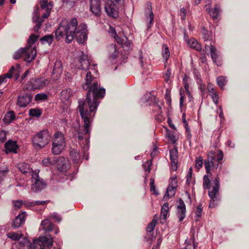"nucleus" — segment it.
<instances>
[{
  "label": "nucleus",
  "instance_id": "nucleus-20",
  "mask_svg": "<svg viewBox=\"0 0 249 249\" xmlns=\"http://www.w3.org/2000/svg\"><path fill=\"white\" fill-rule=\"evenodd\" d=\"M26 213L22 212L19 213L14 219L12 227L16 229L20 227L24 224L25 220Z\"/></svg>",
  "mask_w": 249,
  "mask_h": 249
},
{
  "label": "nucleus",
  "instance_id": "nucleus-55",
  "mask_svg": "<svg viewBox=\"0 0 249 249\" xmlns=\"http://www.w3.org/2000/svg\"><path fill=\"white\" fill-rule=\"evenodd\" d=\"M9 172V170L7 166H5L2 170L1 169V181L6 176V174Z\"/></svg>",
  "mask_w": 249,
  "mask_h": 249
},
{
  "label": "nucleus",
  "instance_id": "nucleus-50",
  "mask_svg": "<svg viewBox=\"0 0 249 249\" xmlns=\"http://www.w3.org/2000/svg\"><path fill=\"white\" fill-rule=\"evenodd\" d=\"M20 57H23L24 58L23 48H21L16 52L14 55V58L15 59H18Z\"/></svg>",
  "mask_w": 249,
  "mask_h": 249
},
{
  "label": "nucleus",
  "instance_id": "nucleus-14",
  "mask_svg": "<svg viewBox=\"0 0 249 249\" xmlns=\"http://www.w3.org/2000/svg\"><path fill=\"white\" fill-rule=\"evenodd\" d=\"M39 8L38 6L35 7L34 11L33 13V21L36 23V26L34 27V30L35 32H37L38 30L40 29L42 22L45 19L39 17L38 14Z\"/></svg>",
  "mask_w": 249,
  "mask_h": 249
},
{
  "label": "nucleus",
  "instance_id": "nucleus-64",
  "mask_svg": "<svg viewBox=\"0 0 249 249\" xmlns=\"http://www.w3.org/2000/svg\"><path fill=\"white\" fill-rule=\"evenodd\" d=\"M109 33L112 37L115 38L116 36H117L115 29L112 27H110L109 28Z\"/></svg>",
  "mask_w": 249,
  "mask_h": 249
},
{
  "label": "nucleus",
  "instance_id": "nucleus-46",
  "mask_svg": "<svg viewBox=\"0 0 249 249\" xmlns=\"http://www.w3.org/2000/svg\"><path fill=\"white\" fill-rule=\"evenodd\" d=\"M190 77L186 75V74L184 75L183 78V84L184 85V87L185 90L189 89V85L190 82Z\"/></svg>",
  "mask_w": 249,
  "mask_h": 249
},
{
  "label": "nucleus",
  "instance_id": "nucleus-57",
  "mask_svg": "<svg viewBox=\"0 0 249 249\" xmlns=\"http://www.w3.org/2000/svg\"><path fill=\"white\" fill-rule=\"evenodd\" d=\"M167 137L173 143H175L176 141L175 136L174 134L171 133L170 132H167Z\"/></svg>",
  "mask_w": 249,
  "mask_h": 249
},
{
  "label": "nucleus",
  "instance_id": "nucleus-22",
  "mask_svg": "<svg viewBox=\"0 0 249 249\" xmlns=\"http://www.w3.org/2000/svg\"><path fill=\"white\" fill-rule=\"evenodd\" d=\"M32 182V190L35 192H39L46 186V183L43 179L36 180Z\"/></svg>",
  "mask_w": 249,
  "mask_h": 249
},
{
  "label": "nucleus",
  "instance_id": "nucleus-53",
  "mask_svg": "<svg viewBox=\"0 0 249 249\" xmlns=\"http://www.w3.org/2000/svg\"><path fill=\"white\" fill-rule=\"evenodd\" d=\"M202 209L203 207L202 204H200L197 206L196 212V215L197 218H199L201 216Z\"/></svg>",
  "mask_w": 249,
  "mask_h": 249
},
{
  "label": "nucleus",
  "instance_id": "nucleus-63",
  "mask_svg": "<svg viewBox=\"0 0 249 249\" xmlns=\"http://www.w3.org/2000/svg\"><path fill=\"white\" fill-rule=\"evenodd\" d=\"M76 0H63L64 3H66L70 7L74 6Z\"/></svg>",
  "mask_w": 249,
  "mask_h": 249
},
{
  "label": "nucleus",
  "instance_id": "nucleus-59",
  "mask_svg": "<svg viewBox=\"0 0 249 249\" xmlns=\"http://www.w3.org/2000/svg\"><path fill=\"white\" fill-rule=\"evenodd\" d=\"M13 203L15 209H19L23 205V202L21 200H17L13 202Z\"/></svg>",
  "mask_w": 249,
  "mask_h": 249
},
{
  "label": "nucleus",
  "instance_id": "nucleus-19",
  "mask_svg": "<svg viewBox=\"0 0 249 249\" xmlns=\"http://www.w3.org/2000/svg\"><path fill=\"white\" fill-rule=\"evenodd\" d=\"M108 50L109 51L108 59L111 63L115 62V60L119 54L116 45L111 44L108 47Z\"/></svg>",
  "mask_w": 249,
  "mask_h": 249
},
{
  "label": "nucleus",
  "instance_id": "nucleus-9",
  "mask_svg": "<svg viewBox=\"0 0 249 249\" xmlns=\"http://www.w3.org/2000/svg\"><path fill=\"white\" fill-rule=\"evenodd\" d=\"M33 96L30 93H21L18 97L17 105L20 107H24L31 102Z\"/></svg>",
  "mask_w": 249,
  "mask_h": 249
},
{
  "label": "nucleus",
  "instance_id": "nucleus-52",
  "mask_svg": "<svg viewBox=\"0 0 249 249\" xmlns=\"http://www.w3.org/2000/svg\"><path fill=\"white\" fill-rule=\"evenodd\" d=\"M203 163V160L201 157L197 158L196 160V167L199 169L202 166Z\"/></svg>",
  "mask_w": 249,
  "mask_h": 249
},
{
  "label": "nucleus",
  "instance_id": "nucleus-32",
  "mask_svg": "<svg viewBox=\"0 0 249 249\" xmlns=\"http://www.w3.org/2000/svg\"><path fill=\"white\" fill-rule=\"evenodd\" d=\"M187 43L190 47L195 49L197 51H200L201 50L200 45L199 44L196 40L194 38L187 40Z\"/></svg>",
  "mask_w": 249,
  "mask_h": 249
},
{
  "label": "nucleus",
  "instance_id": "nucleus-49",
  "mask_svg": "<svg viewBox=\"0 0 249 249\" xmlns=\"http://www.w3.org/2000/svg\"><path fill=\"white\" fill-rule=\"evenodd\" d=\"M38 173H39V171H38V170H35V171L32 170L31 175L32 177V182H34V181H35L36 180H38L42 179V178H39Z\"/></svg>",
  "mask_w": 249,
  "mask_h": 249
},
{
  "label": "nucleus",
  "instance_id": "nucleus-3",
  "mask_svg": "<svg viewBox=\"0 0 249 249\" xmlns=\"http://www.w3.org/2000/svg\"><path fill=\"white\" fill-rule=\"evenodd\" d=\"M223 158V154L222 151L219 150L217 155V158L215 159V153L214 151L208 152L207 158L204 160V166L208 174L212 175L211 171L217 169L220 162Z\"/></svg>",
  "mask_w": 249,
  "mask_h": 249
},
{
  "label": "nucleus",
  "instance_id": "nucleus-48",
  "mask_svg": "<svg viewBox=\"0 0 249 249\" xmlns=\"http://www.w3.org/2000/svg\"><path fill=\"white\" fill-rule=\"evenodd\" d=\"M203 186L204 189H209L210 187V180L208 175L203 177Z\"/></svg>",
  "mask_w": 249,
  "mask_h": 249
},
{
  "label": "nucleus",
  "instance_id": "nucleus-56",
  "mask_svg": "<svg viewBox=\"0 0 249 249\" xmlns=\"http://www.w3.org/2000/svg\"><path fill=\"white\" fill-rule=\"evenodd\" d=\"M201 33L204 41H207L209 38V32L205 29L203 28L201 30Z\"/></svg>",
  "mask_w": 249,
  "mask_h": 249
},
{
  "label": "nucleus",
  "instance_id": "nucleus-58",
  "mask_svg": "<svg viewBox=\"0 0 249 249\" xmlns=\"http://www.w3.org/2000/svg\"><path fill=\"white\" fill-rule=\"evenodd\" d=\"M49 217L55 219L58 222H60L61 220V217L57 213H53L50 215Z\"/></svg>",
  "mask_w": 249,
  "mask_h": 249
},
{
  "label": "nucleus",
  "instance_id": "nucleus-39",
  "mask_svg": "<svg viewBox=\"0 0 249 249\" xmlns=\"http://www.w3.org/2000/svg\"><path fill=\"white\" fill-rule=\"evenodd\" d=\"M217 84L221 89H223L224 86L227 83L226 77L225 76H219L217 78Z\"/></svg>",
  "mask_w": 249,
  "mask_h": 249
},
{
  "label": "nucleus",
  "instance_id": "nucleus-29",
  "mask_svg": "<svg viewBox=\"0 0 249 249\" xmlns=\"http://www.w3.org/2000/svg\"><path fill=\"white\" fill-rule=\"evenodd\" d=\"M15 71V69L14 66H12L9 71L4 74L1 75V85L3 83H6L7 82V80L10 79L14 71Z\"/></svg>",
  "mask_w": 249,
  "mask_h": 249
},
{
  "label": "nucleus",
  "instance_id": "nucleus-15",
  "mask_svg": "<svg viewBox=\"0 0 249 249\" xmlns=\"http://www.w3.org/2000/svg\"><path fill=\"white\" fill-rule=\"evenodd\" d=\"M56 163L57 169L60 172H66L70 168L68 160L63 157L58 158Z\"/></svg>",
  "mask_w": 249,
  "mask_h": 249
},
{
  "label": "nucleus",
  "instance_id": "nucleus-62",
  "mask_svg": "<svg viewBox=\"0 0 249 249\" xmlns=\"http://www.w3.org/2000/svg\"><path fill=\"white\" fill-rule=\"evenodd\" d=\"M171 75V70L170 69H168L165 73V80L166 81V82H168V81L170 79V76Z\"/></svg>",
  "mask_w": 249,
  "mask_h": 249
},
{
  "label": "nucleus",
  "instance_id": "nucleus-23",
  "mask_svg": "<svg viewBox=\"0 0 249 249\" xmlns=\"http://www.w3.org/2000/svg\"><path fill=\"white\" fill-rule=\"evenodd\" d=\"M69 154L71 159L74 164H79L81 162L80 154L77 150L71 148L69 149Z\"/></svg>",
  "mask_w": 249,
  "mask_h": 249
},
{
  "label": "nucleus",
  "instance_id": "nucleus-8",
  "mask_svg": "<svg viewBox=\"0 0 249 249\" xmlns=\"http://www.w3.org/2000/svg\"><path fill=\"white\" fill-rule=\"evenodd\" d=\"M105 10L108 16L115 18L118 17V8L112 1L108 0L106 2L105 5Z\"/></svg>",
  "mask_w": 249,
  "mask_h": 249
},
{
  "label": "nucleus",
  "instance_id": "nucleus-7",
  "mask_svg": "<svg viewBox=\"0 0 249 249\" xmlns=\"http://www.w3.org/2000/svg\"><path fill=\"white\" fill-rule=\"evenodd\" d=\"M79 62L80 66L78 67V68H80L83 70H87L90 69L91 70L93 71V72H97L96 69V65L93 64L91 66L89 60L88 58L87 54L84 53L83 52H81V54L79 56Z\"/></svg>",
  "mask_w": 249,
  "mask_h": 249
},
{
  "label": "nucleus",
  "instance_id": "nucleus-40",
  "mask_svg": "<svg viewBox=\"0 0 249 249\" xmlns=\"http://www.w3.org/2000/svg\"><path fill=\"white\" fill-rule=\"evenodd\" d=\"M210 52L211 53L212 58L213 62H216L218 58V53L216 49L212 44L210 45Z\"/></svg>",
  "mask_w": 249,
  "mask_h": 249
},
{
  "label": "nucleus",
  "instance_id": "nucleus-43",
  "mask_svg": "<svg viewBox=\"0 0 249 249\" xmlns=\"http://www.w3.org/2000/svg\"><path fill=\"white\" fill-rule=\"evenodd\" d=\"M152 165V160H147L143 164V167L145 171V172L146 173V175L147 176L148 174L150 172L151 168V166Z\"/></svg>",
  "mask_w": 249,
  "mask_h": 249
},
{
  "label": "nucleus",
  "instance_id": "nucleus-5",
  "mask_svg": "<svg viewBox=\"0 0 249 249\" xmlns=\"http://www.w3.org/2000/svg\"><path fill=\"white\" fill-rule=\"evenodd\" d=\"M51 133L47 129H44L37 132L32 138V143L36 149H40L45 147L50 142Z\"/></svg>",
  "mask_w": 249,
  "mask_h": 249
},
{
  "label": "nucleus",
  "instance_id": "nucleus-16",
  "mask_svg": "<svg viewBox=\"0 0 249 249\" xmlns=\"http://www.w3.org/2000/svg\"><path fill=\"white\" fill-rule=\"evenodd\" d=\"M170 157L171 163V167L173 171H176L178 168V151L176 148L170 150Z\"/></svg>",
  "mask_w": 249,
  "mask_h": 249
},
{
  "label": "nucleus",
  "instance_id": "nucleus-12",
  "mask_svg": "<svg viewBox=\"0 0 249 249\" xmlns=\"http://www.w3.org/2000/svg\"><path fill=\"white\" fill-rule=\"evenodd\" d=\"M40 7L42 10H45L44 13L42 16V18L46 19L48 18L51 13V11L53 7L52 1L48 2V0H41L40 1Z\"/></svg>",
  "mask_w": 249,
  "mask_h": 249
},
{
  "label": "nucleus",
  "instance_id": "nucleus-1",
  "mask_svg": "<svg viewBox=\"0 0 249 249\" xmlns=\"http://www.w3.org/2000/svg\"><path fill=\"white\" fill-rule=\"evenodd\" d=\"M82 87L84 89L88 90L86 99L78 102L79 110L84 125L75 129L73 138L82 147L84 157L87 160L86 152L89 148L90 124L99 104L97 98L104 97L105 89L99 87L98 80L91 75L90 71L87 73L86 82Z\"/></svg>",
  "mask_w": 249,
  "mask_h": 249
},
{
  "label": "nucleus",
  "instance_id": "nucleus-2",
  "mask_svg": "<svg viewBox=\"0 0 249 249\" xmlns=\"http://www.w3.org/2000/svg\"><path fill=\"white\" fill-rule=\"evenodd\" d=\"M55 35L58 40L65 36V41L68 43L75 37L77 42L83 44L87 39V26L83 23L78 25L76 18H72L69 20L63 18L55 31Z\"/></svg>",
  "mask_w": 249,
  "mask_h": 249
},
{
  "label": "nucleus",
  "instance_id": "nucleus-34",
  "mask_svg": "<svg viewBox=\"0 0 249 249\" xmlns=\"http://www.w3.org/2000/svg\"><path fill=\"white\" fill-rule=\"evenodd\" d=\"M7 236L13 241H18L22 237L23 234L20 231L10 232L7 234Z\"/></svg>",
  "mask_w": 249,
  "mask_h": 249
},
{
  "label": "nucleus",
  "instance_id": "nucleus-45",
  "mask_svg": "<svg viewBox=\"0 0 249 249\" xmlns=\"http://www.w3.org/2000/svg\"><path fill=\"white\" fill-rule=\"evenodd\" d=\"M48 96L47 94L43 93H39L36 95L35 100L36 101H45L47 99Z\"/></svg>",
  "mask_w": 249,
  "mask_h": 249
},
{
  "label": "nucleus",
  "instance_id": "nucleus-35",
  "mask_svg": "<svg viewBox=\"0 0 249 249\" xmlns=\"http://www.w3.org/2000/svg\"><path fill=\"white\" fill-rule=\"evenodd\" d=\"M162 55L163 59H165L164 63H166L169 57H170V53L168 47L165 44L162 45Z\"/></svg>",
  "mask_w": 249,
  "mask_h": 249
},
{
  "label": "nucleus",
  "instance_id": "nucleus-42",
  "mask_svg": "<svg viewBox=\"0 0 249 249\" xmlns=\"http://www.w3.org/2000/svg\"><path fill=\"white\" fill-rule=\"evenodd\" d=\"M157 223V220L155 217H154L152 221L150 223H149L147 225L146 228L147 231L148 232H152L154 230Z\"/></svg>",
  "mask_w": 249,
  "mask_h": 249
},
{
  "label": "nucleus",
  "instance_id": "nucleus-38",
  "mask_svg": "<svg viewBox=\"0 0 249 249\" xmlns=\"http://www.w3.org/2000/svg\"><path fill=\"white\" fill-rule=\"evenodd\" d=\"M53 38V36L52 35H46L42 37L40 41L42 44H44L47 43L50 45L52 42Z\"/></svg>",
  "mask_w": 249,
  "mask_h": 249
},
{
  "label": "nucleus",
  "instance_id": "nucleus-27",
  "mask_svg": "<svg viewBox=\"0 0 249 249\" xmlns=\"http://www.w3.org/2000/svg\"><path fill=\"white\" fill-rule=\"evenodd\" d=\"M65 146L62 144H56V142L52 143V152L53 155L60 154L64 149Z\"/></svg>",
  "mask_w": 249,
  "mask_h": 249
},
{
  "label": "nucleus",
  "instance_id": "nucleus-21",
  "mask_svg": "<svg viewBox=\"0 0 249 249\" xmlns=\"http://www.w3.org/2000/svg\"><path fill=\"white\" fill-rule=\"evenodd\" d=\"M219 178L217 176L213 181L214 185L212 190L209 192V196L213 199L216 198V196L218 193L219 189Z\"/></svg>",
  "mask_w": 249,
  "mask_h": 249
},
{
  "label": "nucleus",
  "instance_id": "nucleus-33",
  "mask_svg": "<svg viewBox=\"0 0 249 249\" xmlns=\"http://www.w3.org/2000/svg\"><path fill=\"white\" fill-rule=\"evenodd\" d=\"M185 91L186 92V94L190 99H191L192 98L191 91H190L189 89L185 90L184 91V90H182V89H180V101H179V104H180V106L181 107L182 106L183 103L184 99L185 98Z\"/></svg>",
  "mask_w": 249,
  "mask_h": 249
},
{
  "label": "nucleus",
  "instance_id": "nucleus-24",
  "mask_svg": "<svg viewBox=\"0 0 249 249\" xmlns=\"http://www.w3.org/2000/svg\"><path fill=\"white\" fill-rule=\"evenodd\" d=\"M53 142H56V144H62V145L66 146L64 135L61 132H56L54 135Z\"/></svg>",
  "mask_w": 249,
  "mask_h": 249
},
{
  "label": "nucleus",
  "instance_id": "nucleus-26",
  "mask_svg": "<svg viewBox=\"0 0 249 249\" xmlns=\"http://www.w3.org/2000/svg\"><path fill=\"white\" fill-rule=\"evenodd\" d=\"M41 227L45 231H52L54 226L48 219L43 220L41 223Z\"/></svg>",
  "mask_w": 249,
  "mask_h": 249
},
{
  "label": "nucleus",
  "instance_id": "nucleus-6",
  "mask_svg": "<svg viewBox=\"0 0 249 249\" xmlns=\"http://www.w3.org/2000/svg\"><path fill=\"white\" fill-rule=\"evenodd\" d=\"M49 83V80L44 78H32L26 85V89L34 90L36 89H42L47 86Z\"/></svg>",
  "mask_w": 249,
  "mask_h": 249
},
{
  "label": "nucleus",
  "instance_id": "nucleus-31",
  "mask_svg": "<svg viewBox=\"0 0 249 249\" xmlns=\"http://www.w3.org/2000/svg\"><path fill=\"white\" fill-rule=\"evenodd\" d=\"M15 119V115L13 111L8 112L4 116L3 119V122L5 124H10Z\"/></svg>",
  "mask_w": 249,
  "mask_h": 249
},
{
  "label": "nucleus",
  "instance_id": "nucleus-60",
  "mask_svg": "<svg viewBox=\"0 0 249 249\" xmlns=\"http://www.w3.org/2000/svg\"><path fill=\"white\" fill-rule=\"evenodd\" d=\"M47 203V202L46 201H31V204L32 205H45Z\"/></svg>",
  "mask_w": 249,
  "mask_h": 249
},
{
  "label": "nucleus",
  "instance_id": "nucleus-11",
  "mask_svg": "<svg viewBox=\"0 0 249 249\" xmlns=\"http://www.w3.org/2000/svg\"><path fill=\"white\" fill-rule=\"evenodd\" d=\"M36 53L35 48L27 47L23 48L24 60L28 63L31 62L35 58Z\"/></svg>",
  "mask_w": 249,
  "mask_h": 249
},
{
  "label": "nucleus",
  "instance_id": "nucleus-10",
  "mask_svg": "<svg viewBox=\"0 0 249 249\" xmlns=\"http://www.w3.org/2000/svg\"><path fill=\"white\" fill-rule=\"evenodd\" d=\"M177 205V215L179 221H182L186 216V206L182 199L179 198Z\"/></svg>",
  "mask_w": 249,
  "mask_h": 249
},
{
  "label": "nucleus",
  "instance_id": "nucleus-54",
  "mask_svg": "<svg viewBox=\"0 0 249 249\" xmlns=\"http://www.w3.org/2000/svg\"><path fill=\"white\" fill-rule=\"evenodd\" d=\"M192 168L189 169V170L188 172L187 177H186V182L187 184L190 185L191 184V182L192 180Z\"/></svg>",
  "mask_w": 249,
  "mask_h": 249
},
{
  "label": "nucleus",
  "instance_id": "nucleus-47",
  "mask_svg": "<svg viewBox=\"0 0 249 249\" xmlns=\"http://www.w3.org/2000/svg\"><path fill=\"white\" fill-rule=\"evenodd\" d=\"M38 37V35L32 34L28 39L27 43L29 47H31L33 44Z\"/></svg>",
  "mask_w": 249,
  "mask_h": 249
},
{
  "label": "nucleus",
  "instance_id": "nucleus-13",
  "mask_svg": "<svg viewBox=\"0 0 249 249\" xmlns=\"http://www.w3.org/2000/svg\"><path fill=\"white\" fill-rule=\"evenodd\" d=\"M89 9L92 14L97 17L101 15V1L100 0H89Z\"/></svg>",
  "mask_w": 249,
  "mask_h": 249
},
{
  "label": "nucleus",
  "instance_id": "nucleus-61",
  "mask_svg": "<svg viewBox=\"0 0 249 249\" xmlns=\"http://www.w3.org/2000/svg\"><path fill=\"white\" fill-rule=\"evenodd\" d=\"M211 97L213 101L215 103L217 104L218 102V95L215 92H212L211 94Z\"/></svg>",
  "mask_w": 249,
  "mask_h": 249
},
{
  "label": "nucleus",
  "instance_id": "nucleus-28",
  "mask_svg": "<svg viewBox=\"0 0 249 249\" xmlns=\"http://www.w3.org/2000/svg\"><path fill=\"white\" fill-rule=\"evenodd\" d=\"M17 167L23 174L30 173V165L25 162H21L17 164Z\"/></svg>",
  "mask_w": 249,
  "mask_h": 249
},
{
  "label": "nucleus",
  "instance_id": "nucleus-37",
  "mask_svg": "<svg viewBox=\"0 0 249 249\" xmlns=\"http://www.w3.org/2000/svg\"><path fill=\"white\" fill-rule=\"evenodd\" d=\"M41 113V110L37 108H32L29 110V115L33 117H39Z\"/></svg>",
  "mask_w": 249,
  "mask_h": 249
},
{
  "label": "nucleus",
  "instance_id": "nucleus-25",
  "mask_svg": "<svg viewBox=\"0 0 249 249\" xmlns=\"http://www.w3.org/2000/svg\"><path fill=\"white\" fill-rule=\"evenodd\" d=\"M63 71L62 62L60 60H56L54 64L53 74H56V77L60 75Z\"/></svg>",
  "mask_w": 249,
  "mask_h": 249
},
{
  "label": "nucleus",
  "instance_id": "nucleus-17",
  "mask_svg": "<svg viewBox=\"0 0 249 249\" xmlns=\"http://www.w3.org/2000/svg\"><path fill=\"white\" fill-rule=\"evenodd\" d=\"M176 179H174L169 184V186L167 189L166 193L164 196V199L165 200L172 197L175 195L176 192Z\"/></svg>",
  "mask_w": 249,
  "mask_h": 249
},
{
  "label": "nucleus",
  "instance_id": "nucleus-4",
  "mask_svg": "<svg viewBox=\"0 0 249 249\" xmlns=\"http://www.w3.org/2000/svg\"><path fill=\"white\" fill-rule=\"evenodd\" d=\"M53 242V238L49 233H46L34 240L33 243L28 242L25 245L27 249H50Z\"/></svg>",
  "mask_w": 249,
  "mask_h": 249
},
{
  "label": "nucleus",
  "instance_id": "nucleus-36",
  "mask_svg": "<svg viewBox=\"0 0 249 249\" xmlns=\"http://www.w3.org/2000/svg\"><path fill=\"white\" fill-rule=\"evenodd\" d=\"M169 204L167 202H165L161 207V216L164 219H166L168 213Z\"/></svg>",
  "mask_w": 249,
  "mask_h": 249
},
{
  "label": "nucleus",
  "instance_id": "nucleus-51",
  "mask_svg": "<svg viewBox=\"0 0 249 249\" xmlns=\"http://www.w3.org/2000/svg\"><path fill=\"white\" fill-rule=\"evenodd\" d=\"M42 162L43 165L48 167L54 163V161L51 160L50 158H44Z\"/></svg>",
  "mask_w": 249,
  "mask_h": 249
},
{
  "label": "nucleus",
  "instance_id": "nucleus-18",
  "mask_svg": "<svg viewBox=\"0 0 249 249\" xmlns=\"http://www.w3.org/2000/svg\"><path fill=\"white\" fill-rule=\"evenodd\" d=\"M5 152L17 153L18 146L16 141L9 140L5 144Z\"/></svg>",
  "mask_w": 249,
  "mask_h": 249
},
{
  "label": "nucleus",
  "instance_id": "nucleus-30",
  "mask_svg": "<svg viewBox=\"0 0 249 249\" xmlns=\"http://www.w3.org/2000/svg\"><path fill=\"white\" fill-rule=\"evenodd\" d=\"M73 94V92L71 89H64L61 92V99L63 101H67Z\"/></svg>",
  "mask_w": 249,
  "mask_h": 249
},
{
  "label": "nucleus",
  "instance_id": "nucleus-41",
  "mask_svg": "<svg viewBox=\"0 0 249 249\" xmlns=\"http://www.w3.org/2000/svg\"><path fill=\"white\" fill-rule=\"evenodd\" d=\"M146 19L148 22L147 28H149L153 24L154 20V14L151 9L149 10L148 16L146 15Z\"/></svg>",
  "mask_w": 249,
  "mask_h": 249
},
{
  "label": "nucleus",
  "instance_id": "nucleus-44",
  "mask_svg": "<svg viewBox=\"0 0 249 249\" xmlns=\"http://www.w3.org/2000/svg\"><path fill=\"white\" fill-rule=\"evenodd\" d=\"M219 13V8L216 5L213 9L209 10V14L213 18H216Z\"/></svg>",
  "mask_w": 249,
  "mask_h": 249
}]
</instances>
